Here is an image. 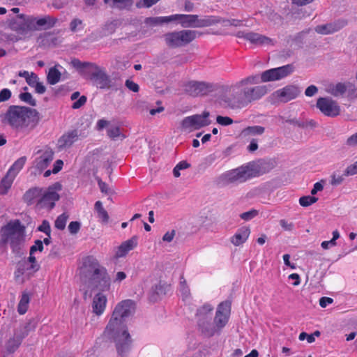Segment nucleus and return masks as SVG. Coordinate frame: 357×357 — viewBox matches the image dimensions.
<instances>
[{
    "label": "nucleus",
    "mask_w": 357,
    "mask_h": 357,
    "mask_svg": "<svg viewBox=\"0 0 357 357\" xmlns=\"http://www.w3.org/2000/svg\"><path fill=\"white\" fill-rule=\"evenodd\" d=\"M294 68L288 64L281 67L264 71L260 77L257 75H250L235 82L227 88L228 94L221 98L225 106L231 109H241L252 101L260 99L267 93L265 86H249L262 82H273L282 79L294 72Z\"/></svg>",
    "instance_id": "obj_1"
},
{
    "label": "nucleus",
    "mask_w": 357,
    "mask_h": 357,
    "mask_svg": "<svg viewBox=\"0 0 357 357\" xmlns=\"http://www.w3.org/2000/svg\"><path fill=\"white\" fill-rule=\"evenodd\" d=\"M135 311V303L124 300L118 303L106 326L104 335L115 343L117 357H128L132 348V340L124 324Z\"/></svg>",
    "instance_id": "obj_2"
},
{
    "label": "nucleus",
    "mask_w": 357,
    "mask_h": 357,
    "mask_svg": "<svg viewBox=\"0 0 357 357\" xmlns=\"http://www.w3.org/2000/svg\"><path fill=\"white\" fill-rule=\"evenodd\" d=\"M81 283L88 290L101 291L109 290L110 277L105 266L100 264L93 255H87L82 258L77 268Z\"/></svg>",
    "instance_id": "obj_3"
},
{
    "label": "nucleus",
    "mask_w": 357,
    "mask_h": 357,
    "mask_svg": "<svg viewBox=\"0 0 357 357\" xmlns=\"http://www.w3.org/2000/svg\"><path fill=\"white\" fill-rule=\"evenodd\" d=\"M1 122L17 131L33 129L39 121V114L28 107L10 105L6 112L0 114Z\"/></svg>",
    "instance_id": "obj_4"
},
{
    "label": "nucleus",
    "mask_w": 357,
    "mask_h": 357,
    "mask_svg": "<svg viewBox=\"0 0 357 357\" xmlns=\"http://www.w3.org/2000/svg\"><path fill=\"white\" fill-rule=\"evenodd\" d=\"M24 225H4L0 229V248L8 243L13 252L19 254L25 241Z\"/></svg>",
    "instance_id": "obj_5"
},
{
    "label": "nucleus",
    "mask_w": 357,
    "mask_h": 357,
    "mask_svg": "<svg viewBox=\"0 0 357 357\" xmlns=\"http://www.w3.org/2000/svg\"><path fill=\"white\" fill-rule=\"evenodd\" d=\"M172 22H178L184 28H203L207 27L221 22L220 19L215 16H204L199 18L197 15L174 14L172 15Z\"/></svg>",
    "instance_id": "obj_6"
},
{
    "label": "nucleus",
    "mask_w": 357,
    "mask_h": 357,
    "mask_svg": "<svg viewBox=\"0 0 357 357\" xmlns=\"http://www.w3.org/2000/svg\"><path fill=\"white\" fill-rule=\"evenodd\" d=\"M199 36L201 33L197 31L183 29L165 34L164 40L166 45L170 47H181L186 46Z\"/></svg>",
    "instance_id": "obj_7"
},
{
    "label": "nucleus",
    "mask_w": 357,
    "mask_h": 357,
    "mask_svg": "<svg viewBox=\"0 0 357 357\" xmlns=\"http://www.w3.org/2000/svg\"><path fill=\"white\" fill-rule=\"evenodd\" d=\"M259 175L257 167L254 165H248L227 172L223 176L229 183H243Z\"/></svg>",
    "instance_id": "obj_8"
},
{
    "label": "nucleus",
    "mask_w": 357,
    "mask_h": 357,
    "mask_svg": "<svg viewBox=\"0 0 357 357\" xmlns=\"http://www.w3.org/2000/svg\"><path fill=\"white\" fill-rule=\"evenodd\" d=\"M61 185L56 182L50 185L46 190L43 189L42 195L36 203L38 209L45 208L51 210L55 206V202L59 199L58 192L61 190Z\"/></svg>",
    "instance_id": "obj_9"
},
{
    "label": "nucleus",
    "mask_w": 357,
    "mask_h": 357,
    "mask_svg": "<svg viewBox=\"0 0 357 357\" xmlns=\"http://www.w3.org/2000/svg\"><path fill=\"white\" fill-rule=\"evenodd\" d=\"M86 79L91 80L97 87L105 89L111 86V79L105 71L100 66L94 64L90 71L88 72Z\"/></svg>",
    "instance_id": "obj_10"
},
{
    "label": "nucleus",
    "mask_w": 357,
    "mask_h": 357,
    "mask_svg": "<svg viewBox=\"0 0 357 357\" xmlns=\"http://www.w3.org/2000/svg\"><path fill=\"white\" fill-rule=\"evenodd\" d=\"M208 116V112H204L202 114L187 116L182 121V127L189 130L199 129L210 124Z\"/></svg>",
    "instance_id": "obj_11"
},
{
    "label": "nucleus",
    "mask_w": 357,
    "mask_h": 357,
    "mask_svg": "<svg viewBox=\"0 0 357 357\" xmlns=\"http://www.w3.org/2000/svg\"><path fill=\"white\" fill-rule=\"evenodd\" d=\"M231 311V302L225 301L220 303L217 308L215 316L214 317V324L218 331L220 333L222 329L226 326L229 318Z\"/></svg>",
    "instance_id": "obj_12"
},
{
    "label": "nucleus",
    "mask_w": 357,
    "mask_h": 357,
    "mask_svg": "<svg viewBox=\"0 0 357 357\" xmlns=\"http://www.w3.org/2000/svg\"><path fill=\"white\" fill-rule=\"evenodd\" d=\"M317 107L326 116L335 117L340 114V107L331 98H319L317 101Z\"/></svg>",
    "instance_id": "obj_13"
},
{
    "label": "nucleus",
    "mask_w": 357,
    "mask_h": 357,
    "mask_svg": "<svg viewBox=\"0 0 357 357\" xmlns=\"http://www.w3.org/2000/svg\"><path fill=\"white\" fill-rule=\"evenodd\" d=\"M239 38H243L257 46H273L274 41L266 36L252 31H238L236 34Z\"/></svg>",
    "instance_id": "obj_14"
},
{
    "label": "nucleus",
    "mask_w": 357,
    "mask_h": 357,
    "mask_svg": "<svg viewBox=\"0 0 357 357\" xmlns=\"http://www.w3.org/2000/svg\"><path fill=\"white\" fill-rule=\"evenodd\" d=\"M38 155L35 158L33 167L39 173L44 171L54 159V151L50 148H45L37 152Z\"/></svg>",
    "instance_id": "obj_15"
},
{
    "label": "nucleus",
    "mask_w": 357,
    "mask_h": 357,
    "mask_svg": "<svg viewBox=\"0 0 357 357\" xmlns=\"http://www.w3.org/2000/svg\"><path fill=\"white\" fill-rule=\"evenodd\" d=\"M58 20L50 15H45L43 17H35L30 15L29 20V26H31L32 31L41 29H48L52 28Z\"/></svg>",
    "instance_id": "obj_16"
},
{
    "label": "nucleus",
    "mask_w": 357,
    "mask_h": 357,
    "mask_svg": "<svg viewBox=\"0 0 357 357\" xmlns=\"http://www.w3.org/2000/svg\"><path fill=\"white\" fill-rule=\"evenodd\" d=\"M30 15H18L10 20V28L21 35H26L29 31H32L29 26V20Z\"/></svg>",
    "instance_id": "obj_17"
},
{
    "label": "nucleus",
    "mask_w": 357,
    "mask_h": 357,
    "mask_svg": "<svg viewBox=\"0 0 357 357\" xmlns=\"http://www.w3.org/2000/svg\"><path fill=\"white\" fill-rule=\"evenodd\" d=\"M186 91L192 96H204L214 90L213 85L204 82H189L185 86Z\"/></svg>",
    "instance_id": "obj_18"
},
{
    "label": "nucleus",
    "mask_w": 357,
    "mask_h": 357,
    "mask_svg": "<svg viewBox=\"0 0 357 357\" xmlns=\"http://www.w3.org/2000/svg\"><path fill=\"white\" fill-rule=\"evenodd\" d=\"M301 89L295 85H287L274 93V96L280 102H287L295 99L301 93Z\"/></svg>",
    "instance_id": "obj_19"
},
{
    "label": "nucleus",
    "mask_w": 357,
    "mask_h": 357,
    "mask_svg": "<svg viewBox=\"0 0 357 357\" xmlns=\"http://www.w3.org/2000/svg\"><path fill=\"white\" fill-rule=\"evenodd\" d=\"M79 139L77 130H72L65 132L58 140V147L60 149L70 148Z\"/></svg>",
    "instance_id": "obj_20"
},
{
    "label": "nucleus",
    "mask_w": 357,
    "mask_h": 357,
    "mask_svg": "<svg viewBox=\"0 0 357 357\" xmlns=\"http://www.w3.org/2000/svg\"><path fill=\"white\" fill-rule=\"evenodd\" d=\"M137 245V238L134 236L131 238L123 242L116 248L114 257L116 259L124 257Z\"/></svg>",
    "instance_id": "obj_21"
},
{
    "label": "nucleus",
    "mask_w": 357,
    "mask_h": 357,
    "mask_svg": "<svg viewBox=\"0 0 357 357\" xmlns=\"http://www.w3.org/2000/svg\"><path fill=\"white\" fill-rule=\"evenodd\" d=\"M212 318H199L197 324L199 330L206 337H212L215 333H218V331L215 326L214 321H211Z\"/></svg>",
    "instance_id": "obj_22"
},
{
    "label": "nucleus",
    "mask_w": 357,
    "mask_h": 357,
    "mask_svg": "<svg viewBox=\"0 0 357 357\" xmlns=\"http://www.w3.org/2000/svg\"><path fill=\"white\" fill-rule=\"evenodd\" d=\"M170 288L169 285L161 284L160 282L152 287L150 290L149 299L151 302L155 303L160 300Z\"/></svg>",
    "instance_id": "obj_23"
},
{
    "label": "nucleus",
    "mask_w": 357,
    "mask_h": 357,
    "mask_svg": "<svg viewBox=\"0 0 357 357\" xmlns=\"http://www.w3.org/2000/svg\"><path fill=\"white\" fill-rule=\"evenodd\" d=\"M346 24L347 22L345 21H338L335 23L317 26L315 28V31L316 32L320 34H331L340 30Z\"/></svg>",
    "instance_id": "obj_24"
},
{
    "label": "nucleus",
    "mask_w": 357,
    "mask_h": 357,
    "mask_svg": "<svg viewBox=\"0 0 357 357\" xmlns=\"http://www.w3.org/2000/svg\"><path fill=\"white\" fill-rule=\"evenodd\" d=\"M107 298L101 293H98L93 298L92 307L93 312L97 315H100L105 310Z\"/></svg>",
    "instance_id": "obj_25"
},
{
    "label": "nucleus",
    "mask_w": 357,
    "mask_h": 357,
    "mask_svg": "<svg viewBox=\"0 0 357 357\" xmlns=\"http://www.w3.org/2000/svg\"><path fill=\"white\" fill-rule=\"evenodd\" d=\"M250 234V230L248 227H245V226L242 227L231 237V242L236 246L242 245L243 243H245L246 241Z\"/></svg>",
    "instance_id": "obj_26"
},
{
    "label": "nucleus",
    "mask_w": 357,
    "mask_h": 357,
    "mask_svg": "<svg viewBox=\"0 0 357 357\" xmlns=\"http://www.w3.org/2000/svg\"><path fill=\"white\" fill-rule=\"evenodd\" d=\"M118 25L119 21L116 20L106 22L98 31V36L96 37V39L112 34L115 32Z\"/></svg>",
    "instance_id": "obj_27"
},
{
    "label": "nucleus",
    "mask_w": 357,
    "mask_h": 357,
    "mask_svg": "<svg viewBox=\"0 0 357 357\" xmlns=\"http://www.w3.org/2000/svg\"><path fill=\"white\" fill-rule=\"evenodd\" d=\"M43 192V188H33L29 189L26 192L24 195V200L28 204H32L34 202H38V200L40 199V195Z\"/></svg>",
    "instance_id": "obj_28"
},
{
    "label": "nucleus",
    "mask_w": 357,
    "mask_h": 357,
    "mask_svg": "<svg viewBox=\"0 0 357 357\" xmlns=\"http://www.w3.org/2000/svg\"><path fill=\"white\" fill-rule=\"evenodd\" d=\"M105 4L112 8L119 10L129 9L132 5V0H104Z\"/></svg>",
    "instance_id": "obj_29"
},
{
    "label": "nucleus",
    "mask_w": 357,
    "mask_h": 357,
    "mask_svg": "<svg viewBox=\"0 0 357 357\" xmlns=\"http://www.w3.org/2000/svg\"><path fill=\"white\" fill-rule=\"evenodd\" d=\"M172 22V15L151 17L145 20V23L149 26H155Z\"/></svg>",
    "instance_id": "obj_30"
},
{
    "label": "nucleus",
    "mask_w": 357,
    "mask_h": 357,
    "mask_svg": "<svg viewBox=\"0 0 357 357\" xmlns=\"http://www.w3.org/2000/svg\"><path fill=\"white\" fill-rule=\"evenodd\" d=\"M15 178V176H12L11 174L6 173V176L1 179L0 181V194L1 195H6L8 192L9 189L10 188L14 179Z\"/></svg>",
    "instance_id": "obj_31"
},
{
    "label": "nucleus",
    "mask_w": 357,
    "mask_h": 357,
    "mask_svg": "<svg viewBox=\"0 0 357 357\" xmlns=\"http://www.w3.org/2000/svg\"><path fill=\"white\" fill-rule=\"evenodd\" d=\"M73 66L80 70L82 75L85 77L88 76V72L95 63L89 62H82L78 59H74L72 61Z\"/></svg>",
    "instance_id": "obj_32"
},
{
    "label": "nucleus",
    "mask_w": 357,
    "mask_h": 357,
    "mask_svg": "<svg viewBox=\"0 0 357 357\" xmlns=\"http://www.w3.org/2000/svg\"><path fill=\"white\" fill-rule=\"evenodd\" d=\"M26 161V158L25 156L21 157L18 158L9 168L8 170V173L11 174L12 176L16 177L20 170L23 168L25 162Z\"/></svg>",
    "instance_id": "obj_33"
},
{
    "label": "nucleus",
    "mask_w": 357,
    "mask_h": 357,
    "mask_svg": "<svg viewBox=\"0 0 357 357\" xmlns=\"http://www.w3.org/2000/svg\"><path fill=\"white\" fill-rule=\"evenodd\" d=\"M213 310V307L212 305L208 303H206L201 307L198 308L196 313L197 320L199 318H206L209 319L212 318Z\"/></svg>",
    "instance_id": "obj_34"
},
{
    "label": "nucleus",
    "mask_w": 357,
    "mask_h": 357,
    "mask_svg": "<svg viewBox=\"0 0 357 357\" xmlns=\"http://www.w3.org/2000/svg\"><path fill=\"white\" fill-rule=\"evenodd\" d=\"M61 75V74L56 66L50 68L47 75V82L51 85L56 84L60 81Z\"/></svg>",
    "instance_id": "obj_35"
},
{
    "label": "nucleus",
    "mask_w": 357,
    "mask_h": 357,
    "mask_svg": "<svg viewBox=\"0 0 357 357\" xmlns=\"http://www.w3.org/2000/svg\"><path fill=\"white\" fill-rule=\"evenodd\" d=\"M29 301L30 298L29 294L26 292H23L17 305V312L20 314H24L26 312Z\"/></svg>",
    "instance_id": "obj_36"
},
{
    "label": "nucleus",
    "mask_w": 357,
    "mask_h": 357,
    "mask_svg": "<svg viewBox=\"0 0 357 357\" xmlns=\"http://www.w3.org/2000/svg\"><path fill=\"white\" fill-rule=\"evenodd\" d=\"M265 128L260 126H248L245 128L242 133L245 136L261 135L264 132Z\"/></svg>",
    "instance_id": "obj_37"
},
{
    "label": "nucleus",
    "mask_w": 357,
    "mask_h": 357,
    "mask_svg": "<svg viewBox=\"0 0 357 357\" xmlns=\"http://www.w3.org/2000/svg\"><path fill=\"white\" fill-rule=\"evenodd\" d=\"M22 342L15 337L10 338L6 342V348L8 354H13L21 345Z\"/></svg>",
    "instance_id": "obj_38"
},
{
    "label": "nucleus",
    "mask_w": 357,
    "mask_h": 357,
    "mask_svg": "<svg viewBox=\"0 0 357 357\" xmlns=\"http://www.w3.org/2000/svg\"><path fill=\"white\" fill-rule=\"evenodd\" d=\"M107 135L112 139H123L126 136L121 132L120 128L117 126L109 127L107 129Z\"/></svg>",
    "instance_id": "obj_39"
},
{
    "label": "nucleus",
    "mask_w": 357,
    "mask_h": 357,
    "mask_svg": "<svg viewBox=\"0 0 357 357\" xmlns=\"http://www.w3.org/2000/svg\"><path fill=\"white\" fill-rule=\"evenodd\" d=\"M340 238V233L336 229L333 231V238L330 241H323L321 244V246L323 249L327 250L331 247H334L337 245L336 240Z\"/></svg>",
    "instance_id": "obj_40"
},
{
    "label": "nucleus",
    "mask_w": 357,
    "mask_h": 357,
    "mask_svg": "<svg viewBox=\"0 0 357 357\" xmlns=\"http://www.w3.org/2000/svg\"><path fill=\"white\" fill-rule=\"evenodd\" d=\"M17 265L19 267L20 271H22L24 273L28 271H33V272H36L40 268L39 265L29 264V263L24 260L20 261Z\"/></svg>",
    "instance_id": "obj_41"
},
{
    "label": "nucleus",
    "mask_w": 357,
    "mask_h": 357,
    "mask_svg": "<svg viewBox=\"0 0 357 357\" xmlns=\"http://www.w3.org/2000/svg\"><path fill=\"white\" fill-rule=\"evenodd\" d=\"M330 93L334 96L346 94V83H337L333 86L330 89Z\"/></svg>",
    "instance_id": "obj_42"
},
{
    "label": "nucleus",
    "mask_w": 357,
    "mask_h": 357,
    "mask_svg": "<svg viewBox=\"0 0 357 357\" xmlns=\"http://www.w3.org/2000/svg\"><path fill=\"white\" fill-rule=\"evenodd\" d=\"M95 209L98 213V216L101 218L102 221L107 222L108 220V215L107 211L104 209L102 204L100 201H97L95 204Z\"/></svg>",
    "instance_id": "obj_43"
},
{
    "label": "nucleus",
    "mask_w": 357,
    "mask_h": 357,
    "mask_svg": "<svg viewBox=\"0 0 357 357\" xmlns=\"http://www.w3.org/2000/svg\"><path fill=\"white\" fill-rule=\"evenodd\" d=\"M317 200L318 199L313 196H303L299 199V204L303 207H307L315 203Z\"/></svg>",
    "instance_id": "obj_44"
},
{
    "label": "nucleus",
    "mask_w": 357,
    "mask_h": 357,
    "mask_svg": "<svg viewBox=\"0 0 357 357\" xmlns=\"http://www.w3.org/2000/svg\"><path fill=\"white\" fill-rule=\"evenodd\" d=\"M84 26V25L82 20L78 18L73 19L70 24V29L73 32L82 30Z\"/></svg>",
    "instance_id": "obj_45"
},
{
    "label": "nucleus",
    "mask_w": 357,
    "mask_h": 357,
    "mask_svg": "<svg viewBox=\"0 0 357 357\" xmlns=\"http://www.w3.org/2000/svg\"><path fill=\"white\" fill-rule=\"evenodd\" d=\"M38 318H31L25 324H22V326H23V328L29 333L31 331L35 330L38 326Z\"/></svg>",
    "instance_id": "obj_46"
},
{
    "label": "nucleus",
    "mask_w": 357,
    "mask_h": 357,
    "mask_svg": "<svg viewBox=\"0 0 357 357\" xmlns=\"http://www.w3.org/2000/svg\"><path fill=\"white\" fill-rule=\"evenodd\" d=\"M344 176H346L344 174L340 175L337 174L336 172H333L331 176L330 183L333 186H337L343 182Z\"/></svg>",
    "instance_id": "obj_47"
},
{
    "label": "nucleus",
    "mask_w": 357,
    "mask_h": 357,
    "mask_svg": "<svg viewBox=\"0 0 357 357\" xmlns=\"http://www.w3.org/2000/svg\"><path fill=\"white\" fill-rule=\"evenodd\" d=\"M20 98L22 101L31 105L35 106L36 105V100L33 98L30 93L25 92L20 95Z\"/></svg>",
    "instance_id": "obj_48"
},
{
    "label": "nucleus",
    "mask_w": 357,
    "mask_h": 357,
    "mask_svg": "<svg viewBox=\"0 0 357 357\" xmlns=\"http://www.w3.org/2000/svg\"><path fill=\"white\" fill-rule=\"evenodd\" d=\"M29 335V333L26 329L20 325L14 332V337L20 340L22 342L23 340Z\"/></svg>",
    "instance_id": "obj_49"
},
{
    "label": "nucleus",
    "mask_w": 357,
    "mask_h": 357,
    "mask_svg": "<svg viewBox=\"0 0 357 357\" xmlns=\"http://www.w3.org/2000/svg\"><path fill=\"white\" fill-rule=\"evenodd\" d=\"M159 0H139L136 3V6L138 8H150L155 5Z\"/></svg>",
    "instance_id": "obj_50"
},
{
    "label": "nucleus",
    "mask_w": 357,
    "mask_h": 357,
    "mask_svg": "<svg viewBox=\"0 0 357 357\" xmlns=\"http://www.w3.org/2000/svg\"><path fill=\"white\" fill-rule=\"evenodd\" d=\"M258 214V211L256 210H251L240 215L241 219L244 221H250Z\"/></svg>",
    "instance_id": "obj_51"
},
{
    "label": "nucleus",
    "mask_w": 357,
    "mask_h": 357,
    "mask_svg": "<svg viewBox=\"0 0 357 357\" xmlns=\"http://www.w3.org/2000/svg\"><path fill=\"white\" fill-rule=\"evenodd\" d=\"M54 38V37L53 34L50 33H45L39 37L38 40H41L40 43H42L43 45H50V41H52V43L54 44L53 41Z\"/></svg>",
    "instance_id": "obj_52"
},
{
    "label": "nucleus",
    "mask_w": 357,
    "mask_h": 357,
    "mask_svg": "<svg viewBox=\"0 0 357 357\" xmlns=\"http://www.w3.org/2000/svg\"><path fill=\"white\" fill-rule=\"evenodd\" d=\"M216 121L218 124L221 126H229L233 123V120L229 116H218L216 118Z\"/></svg>",
    "instance_id": "obj_53"
},
{
    "label": "nucleus",
    "mask_w": 357,
    "mask_h": 357,
    "mask_svg": "<svg viewBox=\"0 0 357 357\" xmlns=\"http://www.w3.org/2000/svg\"><path fill=\"white\" fill-rule=\"evenodd\" d=\"M357 174V160L349 165L344 170V175L347 176H353Z\"/></svg>",
    "instance_id": "obj_54"
},
{
    "label": "nucleus",
    "mask_w": 357,
    "mask_h": 357,
    "mask_svg": "<svg viewBox=\"0 0 357 357\" xmlns=\"http://www.w3.org/2000/svg\"><path fill=\"white\" fill-rule=\"evenodd\" d=\"M43 248L44 247L43 245V241L39 239L36 240L34 242V245L30 248L31 255H33V253L36 251L42 252L43 250Z\"/></svg>",
    "instance_id": "obj_55"
},
{
    "label": "nucleus",
    "mask_w": 357,
    "mask_h": 357,
    "mask_svg": "<svg viewBox=\"0 0 357 357\" xmlns=\"http://www.w3.org/2000/svg\"><path fill=\"white\" fill-rule=\"evenodd\" d=\"M345 144L349 147H357V132L349 137Z\"/></svg>",
    "instance_id": "obj_56"
},
{
    "label": "nucleus",
    "mask_w": 357,
    "mask_h": 357,
    "mask_svg": "<svg viewBox=\"0 0 357 357\" xmlns=\"http://www.w3.org/2000/svg\"><path fill=\"white\" fill-rule=\"evenodd\" d=\"M126 86L132 92H138L139 90V85L130 79H127L125 82Z\"/></svg>",
    "instance_id": "obj_57"
},
{
    "label": "nucleus",
    "mask_w": 357,
    "mask_h": 357,
    "mask_svg": "<svg viewBox=\"0 0 357 357\" xmlns=\"http://www.w3.org/2000/svg\"><path fill=\"white\" fill-rule=\"evenodd\" d=\"M39 81V78L38 75L31 72V75L29 77H26V83L29 84V86L32 87Z\"/></svg>",
    "instance_id": "obj_58"
},
{
    "label": "nucleus",
    "mask_w": 357,
    "mask_h": 357,
    "mask_svg": "<svg viewBox=\"0 0 357 357\" xmlns=\"http://www.w3.org/2000/svg\"><path fill=\"white\" fill-rule=\"evenodd\" d=\"M86 102V97L84 96H82L73 102L72 107L73 109H79L82 107Z\"/></svg>",
    "instance_id": "obj_59"
},
{
    "label": "nucleus",
    "mask_w": 357,
    "mask_h": 357,
    "mask_svg": "<svg viewBox=\"0 0 357 357\" xmlns=\"http://www.w3.org/2000/svg\"><path fill=\"white\" fill-rule=\"evenodd\" d=\"M11 96V92L8 89H3L0 91V102L8 100Z\"/></svg>",
    "instance_id": "obj_60"
},
{
    "label": "nucleus",
    "mask_w": 357,
    "mask_h": 357,
    "mask_svg": "<svg viewBox=\"0 0 357 357\" xmlns=\"http://www.w3.org/2000/svg\"><path fill=\"white\" fill-rule=\"evenodd\" d=\"M324 181L321 180L319 182H317L314 184L313 188L311 190V195H316L318 192L321 191L324 189Z\"/></svg>",
    "instance_id": "obj_61"
},
{
    "label": "nucleus",
    "mask_w": 357,
    "mask_h": 357,
    "mask_svg": "<svg viewBox=\"0 0 357 357\" xmlns=\"http://www.w3.org/2000/svg\"><path fill=\"white\" fill-rule=\"evenodd\" d=\"M305 339H307V342L312 343L314 342L315 338L314 337V335L307 334L305 332H302L299 335V340L301 341L304 340Z\"/></svg>",
    "instance_id": "obj_62"
},
{
    "label": "nucleus",
    "mask_w": 357,
    "mask_h": 357,
    "mask_svg": "<svg viewBox=\"0 0 357 357\" xmlns=\"http://www.w3.org/2000/svg\"><path fill=\"white\" fill-rule=\"evenodd\" d=\"M318 91V89L314 85L309 86L305 91V94L307 97H312L314 96Z\"/></svg>",
    "instance_id": "obj_63"
},
{
    "label": "nucleus",
    "mask_w": 357,
    "mask_h": 357,
    "mask_svg": "<svg viewBox=\"0 0 357 357\" xmlns=\"http://www.w3.org/2000/svg\"><path fill=\"white\" fill-rule=\"evenodd\" d=\"M63 166V162L62 160H56L53 165L52 169V173L53 174H57L59 172H60L62 169V167Z\"/></svg>",
    "instance_id": "obj_64"
}]
</instances>
